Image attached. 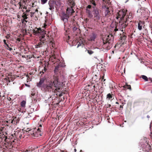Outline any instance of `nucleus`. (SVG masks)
<instances>
[{
    "label": "nucleus",
    "instance_id": "ddd939ff",
    "mask_svg": "<svg viewBox=\"0 0 152 152\" xmlns=\"http://www.w3.org/2000/svg\"><path fill=\"white\" fill-rule=\"evenodd\" d=\"M72 7L68 8L66 10V13L69 16L70 15H72L73 13L74 12V10H73Z\"/></svg>",
    "mask_w": 152,
    "mask_h": 152
},
{
    "label": "nucleus",
    "instance_id": "9d476101",
    "mask_svg": "<svg viewBox=\"0 0 152 152\" xmlns=\"http://www.w3.org/2000/svg\"><path fill=\"white\" fill-rule=\"evenodd\" d=\"M39 38L40 42L37 44L35 45V48H38L39 47H42V45L45 43V42L46 40V39L44 35H42L41 37H40Z\"/></svg>",
    "mask_w": 152,
    "mask_h": 152
},
{
    "label": "nucleus",
    "instance_id": "c9c22d12",
    "mask_svg": "<svg viewBox=\"0 0 152 152\" xmlns=\"http://www.w3.org/2000/svg\"><path fill=\"white\" fill-rule=\"evenodd\" d=\"M91 7V5H88L87 7V8L89 9H90Z\"/></svg>",
    "mask_w": 152,
    "mask_h": 152
},
{
    "label": "nucleus",
    "instance_id": "b1692460",
    "mask_svg": "<svg viewBox=\"0 0 152 152\" xmlns=\"http://www.w3.org/2000/svg\"><path fill=\"white\" fill-rule=\"evenodd\" d=\"M88 16L90 18H93V14H92L91 12L88 14Z\"/></svg>",
    "mask_w": 152,
    "mask_h": 152
},
{
    "label": "nucleus",
    "instance_id": "603ef678",
    "mask_svg": "<svg viewBox=\"0 0 152 152\" xmlns=\"http://www.w3.org/2000/svg\"><path fill=\"white\" fill-rule=\"evenodd\" d=\"M48 12H46V14H48Z\"/></svg>",
    "mask_w": 152,
    "mask_h": 152
},
{
    "label": "nucleus",
    "instance_id": "e433bc0d",
    "mask_svg": "<svg viewBox=\"0 0 152 152\" xmlns=\"http://www.w3.org/2000/svg\"><path fill=\"white\" fill-rule=\"evenodd\" d=\"M7 100L9 101H10L11 100V99L10 97H7Z\"/></svg>",
    "mask_w": 152,
    "mask_h": 152
},
{
    "label": "nucleus",
    "instance_id": "20e7f679",
    "mask_svg": "<svg viewBox=\"0 0 152 152\" xmlns=\"http://www.w3.org/2000/svg\"><path fill=\"white\" fill-rule=\"evenodd\" d=\"M103 48L110 49L112 47L113 42V37L112 35H108L102 39Z\"/></svg>",
    "mask_w": 152,
    "mask_h": 152
},
{
    "label": "nucleus",
    "instance_id": "37998d69",
    "mask_svg": "<svg viewBox=\"0 0 152 152\" xmlns=\"http://www.w3.org/2000/svg\"><path fill=\"white\" fill-rule=\"evenodd\" d=\"M120 108H123V106H122V105H120Z\"/></svg>",
    "mask_w": 152,
    "mask_h": 152
},
{
    "label": "nucleus",
    "instance_id": "aec40b11",
    "mask_svg": "<svg viewBox=\"0 0 152 152\" xmlns=\"http://www.w3.org/2000/svg\"><path fill=\"white\" fill-rule=\"evenodd\" d=\"M142 78L146 81H148V79L147 76L144 75H142Z\"/></svg>",
    "mask_w": 152,
    "mask_h": 152
},
{
    "label": "nucleus",
    "instance_id": "1a4fd4ad",
    "mask_svg": "<svg viewBox=\"0 0 152 152\" xmlns=\"http://www.w3.org/2000/svg\"><path fill=\"white\" fill-rule=\"evenodd\" d=\"M60 19L64 22V26H65L68 24L69 16L65 12H63L60 15Z\"/></svg>",
    "mask_w": 152,
    "mask_h": 152
},
{
    "label": "nucleus",
    "instance_id": "72a5a7b5",
    "mask_svg": "<svg viewBox=\"0 0 152 152\" xmlns=\"http://www.w3.org/2000/svg\"><path fill=\"white\" fill-rule=\"evenodd\" d=\"M86 12L88 14V13H89V12H91L90 10H88V9L86 10Z\"/></svg>",
    "mask_w": 152,
    "mask_h": 152
},
{
    "label": "nucleus",
    "instance_id": "2f4dec72",
    "mask_svg": "<svg viewBox=\"0 0 152 152\" xmlns=\"http://www.w3.org/2000/svg\"><path fill=\"white\" fill-rule=\"evenodd\" d=\"M43 151H44V148H42L41 149H40V150H38V152H42Z\"/></svg>",
    "mask_w": 152,
    "mask_h": 152
},
{
    "label": "nucleus",
    "instance_id": "f3484780",
    "mask_svg": "<svg viewBox=\"0 0 152 152\" xmlns=\"http://www.w3.org/2000/svg\"><path fill=\"white\" fill-rule=\"evenodd\" d=\"M141 23L142 24V22L141 20H140L138 24V29L140 31L142 29V26L141 25Z\"/></svg>",
    "mask_w": 152,
    "mask_h": 152
},
{
    "label": "nucleus",
    "instance_id": "bb28decb",
    "mask_svg": "<svg viewBox=\"0 0 152 152\" xmlns=\"http://www.w3.org/2000/svg\"><path fill=\"white\" fill-rule=\"evenodd\" d=\"M35 94V93H33L32 91L31 92V93L30 95V97L32 98V99H34V95Z\"/></svg>",
    "mask_w": 152,
    "mask_h": 152
},
{
    "label": "nucleus",
    "instance_id": "cd10ccee",
    "mask_svg": "<svg viewBox=\"0 0 152 152\" xmlns=\"http://www.w3.org/2000/svg\"><path fill=\"white\" fill-rule=\"evenodd\" d=\"M47 1L48 0H41V3L42 4H44L46 3Z\"/></svg>",
    "mask_w": 152,
    "mask_h": 152
},
{
    "label": "nucleus",
    "instance_id": "4c0bfd02",
    "mask_svg": "<svg viewBox=\"0 0 152 152\" xmlns=\"http://www.w3.org/2000/svg\"><path fill=\"white\" fill-rule=\"evenodd\" d=\"M63 95V94L62 93H61L60 94H59L58 95L59 96H62Z\"/></svg>",
    "mask_w": 152,
    "mask_h": 152
},
{
    "label": "nucleus",
    "instance_id": "9b49d317",
    "mask_svg": "<svg viewBox=\"0 0 152 152\" xmlns=\"http://www.w3.org/2000/svg\"><path fill=\"white\" fill-rule=\"evenodd\" d=\"M33 32L35 35H38L39 34H45V32L44 30L40 28H35L33 30Z\"/></svg>",
    "mask_w": 152,
    "mask_h": 152
},
{
    "label": "nucleus",
    "instance_id": "7ed1b4c3",
    "mask_svg": "<svg viewBox=\"0 0 152 152\" xmlns=\"http://www.w3.org/2000/svg\"><path fill=\"white\" fill-rule=\"evenodd\" d=\"M33 7V6H32V8L27 9L25 13L22 15V17L23 18L22 21L23 23H24V22H27V21L26 20H27L29 17H30L32 20L33 19L35 21L38 20L40 12H38V10L37 9H34Z\"/></svg>",
    "mask_w": 152,
    "mask_h": 152
},
{
    "label": "nucleus",
    "instance_id": "473e14b6",
    "mask_svg": "<svg viewBox=\"0 0 152 152\" xmlns=\"http://www.w3.org/2000/svg\"><path fill=\"white\" fill-rule=\"evenodd\" d=\"M10 37V34H7V36H6L5 37V38L7 39H8L9 38V37Z\"/></svg>",
    "mask_w": 152,
    "mask_h": 152
},
{
    "label": "nucleus",
    "instance_id": "412c9836",
    "mask_svg": "<svg viewBox=\"0 0 152 152\" xmlns=\"http://www.w3.org/2000/svg\"><path fill=\"white\" fill-rule=\"evenodd\" d=\"M46 66L44 67L43 69L42 70V71H40V74H42H42H44V73L46 71L47 69L45 68Z\"/></svg>",
    "mask_w": 152,
    "mask_h": 152
},
{
    "label": "nucleus",
    "instance_id": "393cba45",
    "mask_svg": "<svg viewBox=\"0 0 152 152\" xmlns=\"http://www.w3.org/2000/svg\"><path fill=\"white\" fill-rule=\"evenodd\" d=\"M126 37V36L125 35V34L124 33H123V34L122 36H121V40H124L125 39Z\"/></svg>",
    "mask_w": 152,
    "mask_h": 152
},
{
    "label": "nucleus",
    "instance_id": "4be33fe9",
    "mask_svg": "<svg viewBox=\"0 0 152 152\" xmlns=\"http://www.w3.org/2000/svg\"><path fill=\"white\" fill-rule=\"evenodd\" d=\"M46 66L44 67L43 69L42 70V71H40V74H42H42H44V73L46 71L47 69L45 68Z\"/></svg>",
    "mask_w": 152,
    "mask_h": 152
},
{
    "label": "nucleus",
    "instance_id": "864d4df0",
    "mask_svg": "<svg viewBox=\"0 0 152 152\" xmlns=\"http://www.w3.org/2000/svg\"><path fill=\"white\" fill-rule=\"evenodd\" d=\"M52 47H53V44H52Z\"/></svg>",
    "mask_w": 152,
    "mask_h": 152
},
{
    "label": "nucleus",
    "instance_id": "f03ea898",
    "mask_svg": "<svg viewBox=\"0 0 152 152\" xmlns=\"http://www.w3.org/2000/svg\"><path fill=\"white\" fill-rule=\"evenodd\" d=\"M129 16L126 15V13L123 10H120L117 13L116 19L115 22V27L114 30L116 31L118 30V28L120 30L123 31V29L125 28L130 21Z\"/></svg>",
    "mask_w": 152,
    "mask_h": 152
},
{
    "label": "nucleus",
    "instance_id": "49530a36",
    "mask_svg": "<svg viewBox=\"0 0 152 152\" xmlns=\"http://www.w3.org/2000/svg\"><path fill=\"white\" fill-rule=\"evenodd\" d=\"M110 106H111V105L110 104H108V107H110Z\"/></svg>",
    "mask_w": 152,
    "mask_h": 152
},
{
    "label": "nucleus",
    "instance_id": "79ce46f5",
    "mask_svg": "<svg viewBox=\"0 0 152 152\" xmlns=\"http://www.w3.org/2000/svg\"><path fill=\"white\" fill-rule=\"evenodd\" d=\"M25 85L27 86H28V87H29L30 86V85H28L27 84H25Z\"/></svg>",
    "mask_w": 152,
    "mask_h": 152
},
{
    "label": "nucleus",
    "instance_id": "ea45409f",
    "mask_svg": "<svg viewBox=\"0 0 152 152\" xmlns=\"http://www.w3.org/2000/svg\"><path fill=\"white\" fill-rule=\"evenodd\" d=\"M48 15H47L45 17V18L46 19H48Z\"/></svg>",
    "mask_w": 152,
    "mask_h": 152
},
{
    "label": "nucleus",
    "instance_id": "423d86ee",
    "mask_svg": "<svg viewBox=\"0 0 152 152\" xmlns=\"http://www.w3.org/2000/svg\"><path fill=\"white\" fill-rule=\"evenodd\" d=\"M42 128H38L37 129H31L28 130V134L32 135V137H38L41 136L42 134L41 131Z\"/></svg>",
    "mask_w": 152,
    "mask_h": 152
},
{
    "label": "nucleus",
    "instance_id": "f704fd0d",
    "mask_svg": "<svg viewBox=\"0 0 152 152\" xmlns=\"http://www.w3.org/2000/svg\"><path fill=\"white\" fill-rule=\"evenodd\" d=\"M3 42H4V44L5 45H6V44H7L6 43V41L5 39H4L3 40Z\"/></svg>",
    "mask_w": 152,
    "mask_h": 152
},
{
    "label": "nucleus",
    "instance_id": "8fccbe9b",
    "mask_svg": "<svg viewBox=\"0 0 152 152\" xmlns=\"http://www.w3.org/2000/svg\"><path fill=\"white\" fill-rule=\"evenodd\" d=\"M115 103L116 104H118V102H116Z\"/></svg>",
    "mask_w": 152,
    "mask_h": 152
},
{
    "label": "nucleus",
    "instance_id": "f257e3e1",
    "mask_svg": "<svg viewBox=\"0 0 152 152\" xmlns=\"http://www.w3.org/2000/svg\"><path fill=\"white\" fill-rule=\"evenodd\" d=\"M60 76L56 75L53 76L54 81L53 82L46 77L40 78L39 82L37 83V86L44 92L49 93L53 92V85L56 88L55 90L59 91L60 89V84L61 81L60 79Z\"/></svg>",
    "mask_w": 152,
    "mask_h": 152
},
{
    "label": "nucleus",
    "instance_id": "c756f323",
    "mask_svg": "<svg viewBox=\"0 0 152 152\" xmlns=\"http://www.w3.org/2000/svg\"><path fill=\"white\" fill-rule=\"evenodd\" d=\"M72 29L73 31H75L77 29V27L76 26H74V27H73Z\"/></svg>",
    "mask_w": 152,
    "mask_h": 152
},
{
    "label": "nucleus",
    "instance_id": "a19ab883",
    "mask_svg": "<svg viewBox=\"0 0 152 152\" xmlns=\"http://www.w3.org/2000/svg\"><path fill=\"white\" fill-rule=\"evenodd\" d=\"M140 63H144V62L142 60H140Z\"/></svg>",
    "mask_w": 152,
    "mask_h": 152
},
{
    "label": "nucleus",
    "instance_id": "dca6fc26",
    "mask_svg": "<svg viewBox=\"0 0 152 152\" xmlns=\"http://www.w3.org/2000/svg\"><path fill=\"white\" fill-rule=\"evenodd\" d=\"M68 4L71 7H74L75 5L74 0H68Z\"/></svg>",
    "mask_w": 152,
    "mask_h": 152
},
{
    "label": "nucleus",
    "instance_id": "a18cd8bd",
    "mask_svg": "<svg viewBox=\"0 0 152 152\" xmlns=\"http://www.w3.org/2000/svg\"><path fill=\"white\" fill-rule=\"evenodd\" d=\"M42 125L41 124H40L39 126V127H42Z\"/></svg>",
    "mask_w": 152,
    "mask_h": 152
},
{
    "label": "nucleus",
    "instance_id": "39448f33",
    "mask_svg": "<svg viewBox=\"0 0 152 152\" xmlns=\"http://www.w3.org/2000/svg\"><path fill=\"white\" fill-rule=\"evenodd\" d=\"M92 4L93 5L92 7L93 8V10L92 12L93 14L92 19L94 21L98 22L101 17V11L96 7V4L95 2H93Z\"/></svg>",
    "mask_w": 152,
    "mask_h": 152
},
{
    "label": "nucleus",
    "instance_id": "a878e982",
    "mask_svg": "<svg viewBox=\"0 0 152 152\" xmlns=\"http://www.w3.org/2000/svg\"><path fill=\"white\" fill-rule=\"evenodd\" d=\"M112 97L111 95L110 94H108L107 95V99H110Z\"/></svg>",
    "mask_w": 152,
    "mask_h": 152
},
{
    "label": "nucleus",
    "instance_id": "0eeeda50",
    "mask_svg": "<svg viewBox=\"0 0 152 152\" xmlns=\"http://www.w3.org/2000/svg\"><path fill=\"white\" fill-rule=\"evenodd\" d=\"M141 141L139 145L140 150L141 151L138 152H149L151 149V146L147 142L144 143L142 142L143 141H145L144 140H142Z\"/></svg>",
    "mask_w": 152,
    "mask_h": 152
},
{
    "label": "nucleus",
    "instance_id": "4468645a",
    "mask_svg": "<svg viewBox=\"0 0 152 152\" xmlns=\"http://www.w3.org/2000/svg\"><path fill=\"white\" fill-rule=\"evenodd\" d=\"M96 34L93 32L91 34L89 35V40L91 41H94L96 37Z\"/></svg>",
    "mask_w": 152,
    "mask_h": 152
},
{
    "label": "nucleus",
    "instance_id": "f8f14e48",
    "mask_svg": "<svg viewBox=\"0 0 152 152\" xmlns=\"http://www.w3.org/2000/svg\"><path fill=\"white\" fill-rule=\"evenodd\" d=\"M65 66L64 65V62L62 63L60 62L58 65L55 67L54 69V72L55 74L57 73L58 71L61 70V67H64Z\"/></svg>",
    "mask_w": 152,
    "mask_h": 152
},
{
    "label": "nucleus",
    "instance_id": "58836bf2",
    "mask_svg": "<svg viewBox=\"0 0 152 152\" xmlns=\"http://www.w3.org/2000/svg\"><path fill=\"white\" fill-rule=\"evenodd\" d=\"M24 152H31V151H28L27 150H26L24 151Z\"/></svg>",
    "mask_w": 152,
    "mask_h": 152
},
{
    "label": "nucleus",
    "instance_id": "2eb2a0df",
    "mask_svg": "<svg viewBox=\"0 0 152 152\" xmlns=\"http://www.w3.org/2000/svg\"><path fill=\"white\" fill-rule=\"evenodd\" d=\"M68 4L71 7H74L75 5L74 0H68Z\"/></svg>",
    "mask_w": 152,
    "mask_h": 152
},
{
    "label": "nucleus",
    "instance_id": "c03bdc74",
    "mask_svg": "<svg viewBox=\"0 0 152 152\" xmlns=\"http://www.w3.org/2000/svg\"><path fill=\"white\" fill-rule=\"evenodd\" d=\"M147 117L148 118H150V116L149 115H147Z\"/></svg>",
    "mask_w": 152,
    "mask_h": 152
},
{
    "label": "nucleus",
    "instance_id": "6ab92c4d",
    "mask_svg": "<svg viewBox=\"0 0 152 152\" xmlns=\"http://www.w3.org/2000/svg\"><path fill=\"white\" fill-rule=\"evenodd\" d=\"M6 46H5V48H6V49L7 50H9V51H11L12 50V48H10L9 45L7 44H6L5 45Z\"/></svg>",
    "mask_w": 152,
    "mask_h": 152
},
{
    "label": "nucleus",
    "instance_id": "09e8293b",
    "mask_svg": "<svg viewBox=\"0 0 152 152\" xmlns=\"http://www.w3.org/2000/svg\"><path fill=\"white\" fill-rule=\"evenodd\" d=\"M74 151H75V152H76V149H75L74 150Z\"/></svg>",
    "mask_w": 152,
    "mask_h": 152
},
{
    "label": "nucleus",
    "instance_id": "3c124183",
    "mask_svg": "<svg viewBox=\"0 0 152 152\" xmlns=\"http://www.w3.org/2000/svg\"><path fill=\"white\" fill-rule=\"evenodd\" d=\"M79 46H80V45L79 44H78V46H77V47H78Z\"/></svg>",
    "mask_w": 152,
    "mask_h": 152
},
{
    "label": "nucleus",
    "instance_id": "5701e85b",
    "mask_svg": "<svg viewBox=\"0 0 152 152\" xmlns=\"http://www.w3.org/2000/svg\"><path fill=\"white\" fill-rule=\"evenodd\" d=\"M22 133L21 132H19L18 133L17 137H19L20 138H21L22 137Z\"/></svg>",
    "mask_w": 152,
    "mask_h": 152
},
{
    "label": "nucleus",
    "instance_id": "a211bd4d",
    "mask_svg": "<svg viewBox=\"0 0 152 152\" xmlns=\"http://www.w3.org/2000/svg\"><path fill=\"white\" fill-rule=\"evenodd\" d=\"M26 104V102L25 101L23 100L21 102V106L22 107H24L25 106Z\"/></svg>",
    "mask_w": 152,
    "mask_h": 152
},
{
    "label": "nucleus",
    "instance_id": "7c9ffc66",
    "mask_svg": "<svg viewBox=\"0 0 152 152\" xmlns=\"http://www.w3.org/2000/svg\"><path fill=\"white\" fill-rule=\"evenodd\" d=\"M127 88L128 89H129L130 90H131V88L130 85H127Z\"/></svg>",
    "mask_w": 152,
    "mask_h": 152
},
{
    "label": "nucleus",
    "instance_id": "c85d7f7f",
    "mask_svg": "<svg viewBox=\"0 0 152 152\" xmlns=\"http://www.w3.org/2000/svg\"><path fill=\"white\" fill-rule=\"evenodd\" d=\"M87 51L88 53L90 55L92 54L93 53V52L91 50H87Z\"/></svg>",
    "mask_w": 152,
    "mask_h": 152
},
{
    "label": "nucleus",
    "instance_id": "6e6552de",
    "mask_svg": "<svg viewBox=\"0 0 152 152\" xmlns=\"http://www.w3.org/2000/svg\"><path fill=\"white\" fill-rule=\"evenodd\" d=\"M50 10L53 11L54 8H57L60 5V1L58 0L50 1L49 2Z\"/></svg>",
    "mask_w": 152,
    "mask_h": 152
},
{
    "label": "nucleus",
    "instance_id": "de8ad7c7",
    "mask_svg": "<svg viewBox=\"0 0 152 152\" xmlns=\"http://www.w3.org/2000/svg\"><path fill=\"white\" fill-rule=\"evenodd\" d=\"M114 51H113L112 52V53H114Z\"/></svg>",
    "mask_w": 152,
    "mask_h": 152
}]
</instances>
